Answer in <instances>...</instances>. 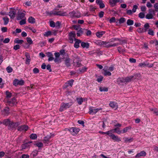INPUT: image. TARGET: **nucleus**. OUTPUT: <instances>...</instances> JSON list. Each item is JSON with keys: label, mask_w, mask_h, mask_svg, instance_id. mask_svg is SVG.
<instances>
[{"label": "nucleus", "mask_w": 158, "mask_h": 158, "mask_svg": "<svg viewBox=\"0 0 158 158\" xmlns=\"http://www.w3.org/2000/svg\"><path fill=\"white\" fill-rule=\"evenodd\" d=\"M120 0H109V3L112 6H115L117 3L120 2Z\"/></svg>", "instance_id": "obj_18"}, {"label": "nucleus", "mask_w": 158, "mask_h": 158, "mask_svg": "<svg viewBox=\"0 0 158 158\" xmlns=\"http://www.w3.org/2000/svg\"><path fill=\"white\" fill-rule=\"evenodd\" d=\"M81 60L80 58L77 56H76L74 57L73 64L74 66L76 67H79L82 66L81 63Z\"/></svg>", "instance_id": "obj_2"}, {"label": "nucleus", "mask_w": 158, "mask_h": 158, "mask_svg": "<svg viewBox=\"0 0 158 158\" xmlns=\"http://www.w3.org/2000/svg\"><path fill=\"white\" fill-rule=\"evenodd\" d=\"M68 131H70L73 135H75L77 134L80 131V129L77 127H72L69 129H67Z\"/></svg>", "instance_id": "obj_5"}, {"label": "nucleus", "mask_w": 158, "mask_h": 158, "mask_svg": "<svg viewBox=\"0 0 158 158\" xmlns=\"http://www.w3.org/2000/svg\"><path fill=\"white\" fill-rule=\"evenodd\" d=\"M45 13L47 15L51 16L52 15H53V11L52 10L50 11H46L45 12Z\"/></svg>", "instance_id": "obj_61"}, {"label": "nucleus", "mask_w": 158, "mask_h": 158, "mask_svg": "<svg viewBox=\"0 0 158 158\" xmlns=\"http://www.w3.org/2000/svg\"><path fill=\"white\" fill-rule=\"evenodd\" d=\"M113 129L114 132H115L118 134H120L122 132V131L119 130V128L118 127H116Z\"/></svg>", "instance_id": "obj_41"}, {"label": "nucleus", "mask_w": 158, "mask_h": 158, "mask_svg": "<svg viewBox=\"0 0 158 158\" xmlns=\"http://www.w3.org/2000/svg\"><path fill=\"white\" fill-rule=\"evenodd\" d=\"M69 15L71 17H77L78 18L81 17L80 13L78 11L76 12L74 11H73L70 12L69 13Z\"/></svg>", "instance_id": "obj_8"}, {"label": "nucleus", "mask_w": 158, "mask_h": 158, "mask_svg": "<svg viewBox=\"0 0 158 158\" xmlns=\"http://www.w3.org/2000/svg\"><path fill=\"white\" fill-rule=\"evenodd\" d=\"M72 105V103L71 102L67 103H62L61 105L59 111L61 112L62 111L64 110L69 108Z\"/></svg>", "instance_id": "obj_3"}, {"label": "nucleus", "mask_w": 158, "mask_h": 158, "mask_svg": "<svg viewBox=\"0 0 158 158\" xmlns=\"http://www.w3.org/2000/svg\"><path fill=\"white\" fill-rule=\"evenodd\" d=\"M20 124L19 122L14 123L13 121H10L8 126V128L9 130H12L16 128Z\"/></svg>", "instance_id": "obj_4"}, {"label": "nucleus", "mask_w": 158, "mask_h": 158, "mask_svg": "<svg viewBox=\"0 0 158 158\" xmlns=\"http://www.w3.org/2000/svg\"><path fill=\"white\" fill-rule=\"evenodd\" d=\"M149 25L148 23H145L144 25V27L145 28V31H147V30H148L149 27Z\"/></svg>", "instance_id": "obj_57"}, {"label": "nucleus", "mask_w": 158, "mask_h": 158, "mask_svg": "<svg viewBox=\"0 0 158 158\" xmlns=\"http://www.w3.org/2000/svg\"><path fill=\"white\" fill-rule=\"evenodd\" d=\"M74 81L73 80L71 79L70 80L68 81V82H67V83L70 86H72L73 85V83L74 82Z\"/></svg>", "instance_id": "obj_53"}, {"label": "nucleus", "mask_w": 158, "mask_h": 158, "mask_svg": "<svg viewBox=\"0 0 158 158\" xmlns=\"http://www.w3.org/2000/svg\"><path fill=\"white\" fill-rule=\"evenodd\" d=\"M6 70L8 73H10L12 72L13 69L11 67L8 66L6 68Z\"/></svg>", "instance_id": "obj_46"}, {"label": "nucleus", "mask_w": 158, "mask_h": 158, "mask_svg": "<svg viewBox=\"0 0 158 158\" xmlns=\"http://www.w3.org/2000/svg\"><path fill=\"white\" fill-rule=\"evenodd\" d=\"M2 19H3V20H4V25H7L8 23L9 22V19L7 17H6L3 18Z\"/></svg>", "instance_id": "obj_33"}, {"label": "nucleus", "mask_w": 158, "mask_h": 158, "mask_svg": "<svg viewBox=\"0 0 158 158\" xmlns=\"http://www.w3.org/2000/svg\"><path fill=\"white\" fill-rule=\"evenodd\" d=\"M96 44L97 45H100L103 47L108 48L112 47H114L116 46L115 43L112 44H110L109 43L106 41H103L102 40H98L96 42Z\"/></svg>", "instance_id": "obj_1"}, {"label": "nucleus", "mask_w": 158, "mask_h": 158, "mask_svg": "<svg viewBox=\"0 0 158 158\" xmlns=\"http://www.w3.org/2000/svg\"><path fill=\"white\" fill-rule=\"evenodd\" d=\"M38 151L36 150H34L32 153V154L33 155V157L36 156L38 154Z\"/></svg>", "instance_id": "obj_63"}, {"label": "nucleus", "mask_w": 158, "mask_h": 158, "mask_svg": "<svg viewBox=\"0 0 158 158\" xmlns=\"http://www.w3.org/2000/svg\"><path fill=\"white\" fill-rule=\"evenodd\" d=\"M101 108L100 109H94L92 107H91L89 108V114H95L99 110H101Z\"/></svg>", "instance_id": "obj_12"}, {"label": "nucleus", "mask_w": 158, "mask_h": 158, "mask_svg": "<svg viewBox=\"0 0 158 158\" xmlns=\"http://www.w3.org/2000/svg\"><path fill=\"white\" fill-rule=\"evenodd\" d=\"M70 59L69 58H67L65 60V64L67 67H69L71 66L70 64Z\"/></svg>", "instance_id": "obj_28"}, {"label": "nucleus", "mask_w": 158, "mask_h": 158, "mask_svg": "<svg viewBox=\"0 0 158 158\" xmlns=\"http://www.w3.org/2000/svg\"><path fill=\"white\" fill-rule=\"evenodd\" d=\"M7 104L11 106L15 105L17 103L16 100L15 98H13L11 100L6 99V100Z\"/></svg>", "instance_id": "obj_7"}, {"label": "nucleus", "mask_w": 158, "mask_h": 158, "mask_svg": "<svg viewBox=\"0 0 158 158\" xmlns=\"http://www.w3.org/2000/svg\"><path fill=\"white\" fill-rule=\"evenodd\" d=\"M133 141V139L132 138H124L125 142L127 143V142H131Z\"/></svg>", "instance_id": "obj_44"}, {"label": "nucleus", "mask_w": 158, "mask_h": 158, "mask_svg": "<svg viewBox=\"0 0 158 158\" xmlns=\"http://www.w3.org/2000/svg\"><path fill=\"white\" fill-rule=\"evenodd\" d=\"M144 17L145 14L143 12H140L139 14V17L141 19H143Z\"/></svg>", "instance_id": "obj_54"}, {"label": "nucleus", "mask_w": 158, "mask_h": 158, "mask_svg": "<svg viewBox=\"0 0 158 158\" xmlns=\"http://www.w3.org/2000/svg\"><path fill=\"white\" fill-rule=\"evenodd\" d=\"M25 14L23 13H21L18 14V19H22L25 17Z\"/></svg>", "instance_id": "obj_31"}, {"label": "nucleus", "mask_w": 158, "mask_h": 158, "mask_svg": "<svg viewBox=\"0 0 158 158\" xmlns=\"http://www.w3.org/2000/svg\"><path fill=\"white\" fill-rule=\"evenodd\" d=\"M57 15H59L60 16H67V14L65 12H63L61 11H57Z\"/></svg>", "instance_id": "obj_29"}, {"label": "nucleus", "mask_w": 158, "mask_h": 158, "mask_svg": "<svg viewBox=\"0 0 158 158\" xmlns=\"http://www.w3.org/2000/svg\"><path fill=\"white\" fill-rule=\"evenodd\" d=\"M153 15L151 14L148 13L146 16V18L147 19H151L153 18Z\"/></svg>", "instance_id": "obj_36"}, {"label": "nucleus", "mask_w": 158, "mask_h": 158, "mask_svg": "<svg viewBox=\"0 0 158 158\" xmlns=\"http://www.w3.org/2000/svg\"><path fill=\"white\" fill-rule=\"evenodd\" d=\"M73 27L74 29L77 31L80 30L81 29H82L79 26L77 25H73Z\"/></svg>", "instance_id": "obj_51"}, {"label": "nucleus", "mask_w": 158, "mask_h": 158, "mask_svg": "<svg viewBox=\"0 0 158 158\" xmlns=\"http://www.w3.org/2000/svg\"><path fill=\"white\" fill-rule=\"evenodd\" d=\"M27 43L25 44V45H24L26 48H29L31 44H33V41L30 37H27L26 38Z\"/></svg>", "instance_id": "obj_11"}, {"label": "nucleus", "mask_w": 158, "mask_h": 158, "mask_svg": "<svg viewBox=\"0 0 158 158\" xmlns=\"http://www.w3.org/2000/svg\"><path fill=\"white\" fill-rule=\"evenodd\" d=\"M111 137L113 140L115 141L118 142L121 141L120 138H118V136L115 135L114 134L111 135Z\"/></svg>", "instance_id": "obj_20"}, {"label": "nucleus", "mask_w": 158, "mask_h": 158, "mask_svg": "<svg viewBox=\"0 0 158 158\" xmlns=\"http://www.w3.org/2000/svg\"><path fill=\"white\" fill-rule=\"evenodd\" d=\"M10 121V119L9 118L5 119L3 120V121L2 122V123L3 125L8 126Z\"/></svg>", "instance_id": "obj_24"}, {"label": "nucleus", "mask_w": 158, "mask_h": 158, "mask_svg": "<svg viewBox=\"0 0 158 158\" xmlns=\"http://www.w3.org/2000/svg\"><path fill=\"white\" fill-rule=\"evenodd\" d=\"M146 155V153L144 151H141L140 152L137 153L135 156V157H138L141 156H145Z\"/></svg>", "instance_id": "obj_23"}, {"label": "nucleus", "mask_w": 158, "mask_h": 158, "mask_svg": "<svg viewBox=\"0 0 158 158\" xmlns=\"http://www.w3.org/2000/svg\"><path fill=\"white\" fill-rule=\"evenodd\" d=\"M81 46L83 48H88L89 46V44L88 42H81Z\"/></svg>", "instance_id": "obj_17"}, {"label": "nucleus", "mask_w": 158, "mask_h": 158, "mask_svg": "<svg viewBox=\"0 0 158 158\" xmlns=\"http://www.w3.org/2000/svg\"><path fill=\"white\" fill-rule=\"evenodd\" d=\"M152 41L153 42V43L156 47L158 48V41L156 40H152Z\"/></svg>", "instance_id": "obj_64"}, {"label": "nucleus", "mask_w": 158, "mask_h": 158, "mask_svg": "<svg viewBox=\"0 0 158 158\" xmlns=\"http://www.w3.org/2000/svg\"><path fill=\"white\" fill-rule=\"evenodd\" d=\"M131 127H126L124 128L123 129L122 131V132L123 133L126 132L128 129H130Z\"/></svg>", "instance_id": "obj_50"}, {"label": "nucleus", "mask_w": 158, "mask_h": 158, "mask_svg": "<svg viewBox=\"0 0 158 158\" xmlns=\"http://www.w3.org/2000/svg\"><path fill=\"white\" fill-rule=\"evenodd\" d=\"M136 78V75H134V76H131L123 78L124 83H127L130 82L131 80L133 79H135Z\"/></svg>", "instance_id": "obj_10"}, {"label": "nucleus", "mask_w": 158, "mask_h": 158, "mask_svg": "<svg viewBox=\"0 0 158 158\" xmlns=\"http://www.w3.org/2000/svg\"><path fill=\"white\" fill-rule=\"evenodd\" d=\"M28 126L25 125H24L18 127L17 128V130L19 131H26L28 130Z\"/></svg>", "instance_id": "obj_13"}, {"label": "nucleus", "mask_w": 158, "mask_h": 158, "mask_svg": "<svg viewBox=\"0 0 158 158\" xmlns=\"http://www.w3.org/2000/svg\"><path fill=\"white\" fill-rule=\"evenodd\" d=\"M69 40L70 43H72L73 42V40H75L77 39L75 38L76 36V33L74 32H70L69 34Z\"/></svg>", "instance_id": "obj_6"}, {"label": "nucleus", "mask_w": 158, "mask_h": 158, "mask_svg": "<svg viewBox=\"0 0 158 158\" xmlns=\"http://www.w3.org/2000/svg\"><path fill=\"white\" fill-rule=\"evenodd\" d=\"M145 66H147L148 67L151 68L153 66V64H151L150 65H148V63H146L145 62L142 63H140L139 65V66L141 67H143Z\"/></svg>", "instance_id": "obj_19"}, {"label": "nucleus", "mask_w": 158, "mask_h": 158, "mask_svg": "<svg viewBox=\"0 0 158 158\" xmlns=\"http://www.w3.org/2000/svg\"><path fill=\"white\" fill-rule=\"evenodd\" d=\"M13 83V85L15 86H17L18 85H24V81L22 80L19 81L18 79H15Z\"/></svg>", "instance_id": "obj_9"}, {"label": "nucleus", "mask_w": 158, "mask_h": 158, "mask_svg": "<svg viewBox=\"0 0 158 158\" xmlns=\"http://www.w3.org/2000/svg\"><path fill=\"white\" fill-rule=\"evenodd\" d=\"M125 21V19L124 18H121L119 20V23L121 24L123 23Z\"/></svg>", "instance_id": "obj_49"}, {"label": "nucleus", "mask_w": 158, "mask_h": 158, "mask_svg": "<svg viewBox=\"0 0 158 158\" xmlns=\"http://www.w3.org/2000/svg\"><path fill=\"white\" fill-rule=\"evenodd\" d=\"M51 138V136L48 135L44 137L43 142L44 143L48 144L50 142V140Z\"/></svg>", "instance_id": "obj_16"}, {"label": "nucleus", "mask_w": 158, "mask_h": 158, "mask_svg": "<svg viewBox=\"0 0 158 158\" xmlns=\"http://www.w3.org/2000/svg\"><path fill=\"white\" fill-rule=\"evenodd\" d=\"M16 11L15 9H11L9 12V15L11 19H14L15 16Z\"/></svg>", "instance_id": "obj_14"}, {"label": "nucleus", "mask_w": 158, "mask_h": 158, "mask_svg": "<svg viewBox=\"0 0 158 158\" xmlns=\"http://www.w3.org/2000/svg\"><path fill=\"white\" fill-rule=\"evenodd\" d=\"M105 33V32L104 31L98 32L96 33V35L98 37L100 38Z\"/></svg>", "instance_id": "obj_32"}, {"label": "nucleus", "mask_w": 158, "mask_h": 158, "mask_svg": "<svg viewBox=\"0 0 158 158\" xmlns=\"http://www.w3.org/2000/svg\"><path fill=\"white\" fill-rule=\"evenodd\" d=\"M115 18L114 17H112L109 20V22L111 23L115 22Z\"/></svg>", "instance_id": "obj_55"}, {"label": "nucleus", "mask_w": 158, "mask_h": 158, "mask_svg": "<svg viewBox=\"0 0 158 158\" xmlns=\"http://www.w3.org/2000/svg\"><path fill=\"white\" fill-rule=\"evenodd\" d=\"M127 23L128 25H132L134 24V21L130 19H128L127 20Z\"/></svg>", "instance_id": "obj_40"}, {"label": "nucleus", "mask_w": 158, "mask_h": 158, "mask_svg": "<svg viewBox=\"0 0 158 158\" xmlns=\"http://www.w3.org/2000/svg\"><path fill=\"white\" fill-rule=\"evenodd\" d=\"M87 69V67H82V68H80L78 69V71H79V73H83L85 71H86Z\"/></svg>", "instance_id": "obj_34"}, {"label": "nucleus", "mask_w": 158, "mask_h": 158, "mask_svg": "<svg viewBox=\"0 0 158 158\" xmlns=\"http://www.w3.org/2000/svg\"><path fill=\"white\" fill-rule=\"evenodd\" d=\"M76 100L79 105H81L83 101L82 98H76Z\"/></svg>", "instance_id": "obj_35"}, {"label": "nucleus", "mask_w": 158, "mask_h": 158, "mask_svg": "<svg viewBox=\"0 0 158 158\" xmlns=\"http://www.w3.org/2000/svg\"><path fill=\"white\" fill-rule=\"evenodd\" d=\"M3 112L6 114L9 113V108L8 107H6L3 110Z\"/></svg>", "instance_id": "obj_60"}, {"label": "nucleus", "mask_w": 158, "mask_h": 158, "mask_svg": "<svg viewBox=\"0 0 158 158\" xmlns=\"http://www.w3.org/2000/svg\"><path fill=\"white\" fill-rule=\"evenodd\" d=\"M109 105L113 108H117L118 106L117 103L115 102H110Z\"/></svg>", "instance_id": "obj_25"}, {"label": "nucleus", "mask_w": 158, "mask_h": 158, "mask_svg": "<svg viewBox=\"0 0 158 158\" xmlns=\"http://www.w3.org/2000/svg\"><path fill=\"white\" fill-rule=\"evenodd\" d=\"M15 42L16 43L18 44H22L23 42L24 41L23 40H20L18 38H17L15 39Z\"/></svg>", "instance_id": "obj_38"}, {"label": "nucleus", "mask_w": 158, "mask_h": 158, "mask_svg": "<svg viewBox=\"0 0 158 158\" xmlns=\"http://www.w3.org/2000/svg\"><path fill=\"white\" fill-rule=\"evenodd\" d=\"M83 32L82 31V29H81L78 30L77 33V35L78 36H80L83 34Z\"/></svg>", "instance_id": "obj_45"}, {"label": "nucleus", "mask_w": 158, "mask_h": 158, "mask_svg": "<svg viewBox=\"0 0 158 158\" xmlns=\"http://www.w3.org/2000/svg\"><path fill=\"white\" fill-rule=\"evenodd\" d=\"M54 61L55 63L57 64H59L61 62V58L59 57L55 58V59H54Z\"/></svg>", "instance_id": "obj_42"}, {"label": "nucleus", "mask_w": 158, "mask_h": 158, "mask_svg": "<svg viewBox=\"0 0 158 158\" xmlns=\"http://www.w3.org/2000/svg\"><path fill=\"white\" fill-rule=\"evenodd\" d=\"M103 78V77L102 76H99L97 79V81L98 82H100L102 81Z\"/></svg>", "instance_id": "obj_59"}, {"label": "nucleus", "mask_w": 158, "mask_h": 158, "mask_svg": "<svg viewBox=\"0 0 158 158\" xmlns=\"http://www.w3.org/2000/svg\"><path fill=\"white\" fill-rule=\"evenodd\" d=\"M96 2L98 5H99L100 8L102 9L105 7V4L103 3V1L102 0H96Z\"/></svg>", "instance_id": "obj_15"}, {"label": "nucleus", "mask_w": 158, "mask_h": 158, "mask_svg": "<svg viewBox=\"0 0 158 158\" xmlns=\"http://www.w3.org/2000/svg\"><path fill=\"white\" fill-rule=\"evenodd\" d=\"M104 75L105 76H107L108 75L109 76H110L111 75V73L109 71H107L106 70H104Z\"/></svg>", "instance_id": "obj_48"}, {"label": "nucleus", "mask_w": 158, "mask_h": 158, "mask_svg": "<svg viewBox=\"0 0 158 158\" xmlns=\"http://www.w3.org/2000/svg\"><path fill=\"white\" fill-rule=\"evenodd\" d=\"M26 23V19H23L21 20L19 22V24L20 25H23L25 24Z\"/></svg>", "instance_id": "obj_58"}, {"label": "nucleus", "mask_w": 158, "mask_h": 158, "mask_svg": "<svg viewBox=\"0 0 158 158\" xmlns=\"http://www.w3.org/2000/svg\"><path fill=\"white\" fill-rule=\"evenodd\" d=\"M35 145H36L39 148L42 147L43 146V143L41 142H38L35 144Z\"/></svg>", "instance_id": "obj_52"}, {"label": "nucleus", "mask_w": 158, "mask_h": 158, "mask_svg": "<svg viewBox=\"0 0 158 158\" xmlns=\"http://www.w3.org/2000/svg\"><path fill=\"white\" fill-rule=\"evenodd\" d=\"M76 41L74 44V47L76 48H78L79 47V44L80 43L81 44V40H78L77 39L75 40Z\"/></svg>", "instance_id": "obj_22"}, {"label": "nucleus", "mask_w": 158, "mask_h": 158, "mask_svg": "<svg viewBox=\"0 0 158 158\" xmlns=\"http://www.w3.org/2000/svg\"><path fill=\"white\" fill-rule=\"evenodd\" d=\"M138 6L136 5H134L132 9V11L133 13H135L136 11V10L138 8Z\"/></svg>", "instance_id": "obj_56"}, {"label": "nucleus", "mask_w": 158, "mask_h": 158, "mask_svg": "<svg viewBox=\"0 0 158 158\" xmlns=\"http://www.w3.org/2000/svg\"><path fill=\"white\" fill-rule=\"evenodd\" d=\"M30 137L32 139H35L37 138V136L36 134H32L30 135Z\"/></svg>", "instance_id": "obj_47"}, {"label": "nucleus", "mask_w": 158, "mask_h": 158, "mask_svg": "<svg viewBox=\"0 0 158 158\" xmlns=\"http://www.w3.org/2000/svg\"><path fill=\"white\" fill-rule=\"evenodd\" d=\"M155 10L156 12H158V3H156L154 6Z\"/></svg>", "instance_id": "obj_62"}, {"label": "nucleus", "mask_w": 158, "mask_h": 158, "mask_svg": "<svg viewBox=\"0 0 158 158\" xmlns=\"http://www.w3.org/2000/svg\"><path fill=\"white\" fill-rule=\"evenodd\" d=\"M114 129H112L106 132V134L111 137V135L113 134H112V133L114 132Z\"/></svg>", "instance_id": "obj_37"}, {"label": "nucleus", "mask_w": 158, "mask_h": 158, "mask_svg": "<svg viewBox=\"0 0 158 158\" xmlns=\"http://www.w3.org/2000/svg\"><path fill=\"white\" fill-rule=\"evenodd\" d=\"M25 56L26 58V64H29L31 60V58L29 54L27 52H26L25 53Z\"/></svg>", "instance_id": "obj_21"}, {"label": "nucleus", "mask_w": 158, "mask_h": 158, "mask_svg": "<svg viewBox=\"0 0 158 158\" xmlns=\"http://www.w3.org/2000/svg\"><path fill=\"white\" fill-rule=\"evenodd\" d=\"M6 98H7V99L10 98L12 96V93L8 91H6Z\"/></svg>", "instance_id": "obj_30"}, {"label": "nucleus", "mask_w": 158, "mask_h": 158, "mask_svg": "<svg viewBox=\"0 0 158 158\" xmlns=\"http://www.w3.org/2000/svg\"><path fill=\"white\" fill-rule=\"evenodd\" d=\"M123 77H119L117 79V82L118 84L122 85L124 83Z\"/></svg>", "instance_id": "obj_27"}, {"label": "nucleus", "mask_w": 158, "mask_h": 158, "mask_svg": "<svg viewBox=\"0 0 158 158\" xmlns=\"http://www.w3.org/2000/svg\"><path fill=\"white\" fill-rule=\"evenodd\" d=\"M52 35V32L51 31H47L45 32L44 33V35L45 36L48 37L49 36Z\"/></svg>", "instance_id": "obj_39"}, {"label": "nucleus", "mask_w": 158, "mask_h": 158, "mask_svg": "<svg viewBox=\"0 0 158 158\" xmlns=\"http://www.w3.org/2000/svg\"><path fill=\"white\" fill-rule=\"evenodd\" d=\"M99 90L101 91H107L108 90V88L105 87H100L99 89Z\"/></svg>", "instance_id": "obj_43"}, {"label": "nucleus", "mask_w": 158, "mask_h": 158, "mask_svg": "<svg viewBox=\"0 0 158 158\" xmlns=\"http://www.w3.org/2000/svg\"><path fill=\"white\" fill-rule=\"evenodd\" d=\"M28 21L29 23L31 24L34 23L35 22V19L32 16H30L28 18Z\"/></svg>", "instance_id": "obj_26"}]
</instances>
